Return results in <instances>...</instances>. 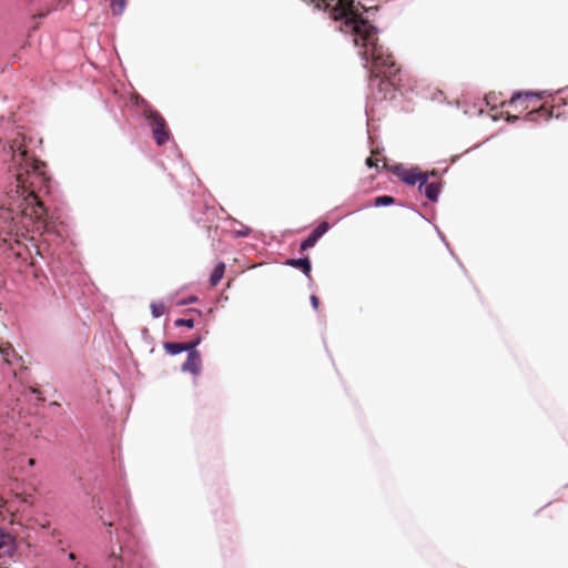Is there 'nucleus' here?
Returning a JSON list of instances; mask_svg holds the SVG:
<instances>
[{
	"label": "nucleus",
	"mask_w": 568,
	"mask_h": 568,
	"mask_svg": "<svg viewBox=\"0 0 568 568\" xmlns=\"http://www.w3.org/2000/svg\"><path fill=\"white\" fill-rule=\"evenodd\" d=\"M2 143L0 159L8 163L13 181L8 185L6 199L0 206V241L9 250L23 246L41 258H57V247L67 235V225L61 213L49 209L43 195L51 192V178L45 163L32 153L41 140L27 138L14 131Z\"/></svg>",
	"instance_id": "1"
},
{
	"label": "nucleus",
	"mask_w": 568,
	"mask_h": 568,
	"mask_svg": "<svg viewBox=\"0 0 568 568\" xmlns=\"http://www.w3.org/2000/svg\"><path fill=\"white\" fill-rule=\"evenodd\" d=\"M314 10L323 11L334 21H339L336 29L353 43L367 71L368 89L376 101L393 100L396 91L402 90L400 70L395 63L388 48L378 42L381 30L374 26L364 12L366 9L354 0H304Z\"/></svg>",
	"instance_id": "2"
},
{
	"label": "nucleus",
	"mask_w": 568,
	"mask_h": 568,
	"mask_svg": "<svg viewBox=\"0 0 568 568\" xmlns=\"http://www.w3.org/2000/svg\"><path fill=\"white\" fill-rule=\"evenodd\" d=\"M88 495L105 531L108 559L110 568H136L141 566L138 552L140 542V526L133 515V504L130 490L115 487L104 476H95Z\"/></svg>",
	"instance_id": "3"
},
{
	"label": "nucleus",
	"mask_w": 568,
	"mask_h": 568,
	"mask_svg": "<svg viewBox=\"0 0 568 568\" xmlns=\"http://www.w3.org/2000/svg\"><path fill=\"white\" fill-rule=\"evenodd\" d=\"M143 118L148 122L154 142L158 146L164 145L171 138L170 130L163 115L149 104L145 100L142 101Z\"/></svg>",
	"instance_id": "4"
},
{
	"label": "nucleus",
	"mask_w": 568,
	"mask_h": 568,
	"mask_svg": "<svg viewBox=\"0 0 568 568\" xmlns=\"http://www.w3.org/2000/svg\"><path fill=\"white\" fill-rule=\"evenodd\" d=\"M215 215V207L209 205L207 203H205L202 209H193L191 212V217L194 223L207 229V237H213L212 230Z\"/></svg>",
	"instance_id": "5"
},
{
	"label": "nucleus",
	"mask_w": 568,
	"mask_h": 568,
	"mask_svg": "<svg viewBox=\"0 0 568 568\" xmlns=\"http://www.w3.org/2000/svg\"><path fill=\"white\" fill-rule=\"evenodd\" d=\"M390 172L404 184L415 186L422 179V170L418 166L405 168L403 164L390 166Z\"/></svg>",
	"instance_id": "6"
},
{
	"label": "nucleus",
	"mask_w": 568,
	"mask_h": 568,
	"mask_svg": "<svg viewBox=\"0 0 568 568\" xmlns=\"http://www.w3.org/2000/svg\"><path fill=\"white\" fill-rule=\"evenodd\" d=\"M552 116H555L554 110L548 109L546 105H541L538 109L528 112L524 119H521L519 115L507 113L506 121L509 123H515L517 121L538 123L540 121H548Z\"/></svg>",
	"instance_id": "7"
},
{
	"label": "nucleus",
	"mask_w": 568,
	"mask_h": 568,
	"mask_svg": "<svg viewBox=\"0 0 568 568\" xmlns=\"http://www.w3.org/2000/svg\"><path fill=\"white\" fill-rule=\"evenodd\" d=\"M551 95L552 93L550 91H534V90H527V91H515L511 95V98L508 101H503L499 103L501 108L509 105V106H517L518 104H523L529 99H542L544 95Z\"/></svg>",
	"instance_id": "8"
},
{
	"label": "nucleus",
	"mask_w": 568,
	"mask_h": 568,
	"mask_svg": "<svg viewBox=\"0 0 568 568\" xmlns=\"http://www.w3.org/2000/svg\"><path fill=\"white\" fill-rule=\"evenodd\" d=\"M17 549L16 538L0 526V557H12Z\"/></svg>",
	"instance_id": "9"
},
{
	"label": "nucleus",
	"mask_w": 568,
	"mask_h": 568,
	"mask_svg": "<svg viewBox=\"0 0 568 568\" xmlns=\"http://www.w3.org/2000/svg\"><path fill=\"white\" fill-rule=\"evenodd\" d=\"M202 358L200 353L189 352L186 353V361L181 366V372L190 373L193 376H197L201 373Z\"/></svg>",
	"instance_id": "10"
},
{
	"label": "nucleus",
	"mask_w": 568,
	"mask_h": 568,
	"mask_svg": "<svg viewBox=\"0 0 568 568\" xmlns=\"http://www.w3.org/2000/svg\"><path fill=\"white\" fill-rule=\"evenodd\" d=\"M285 265L300 270L310 281H312V263L307 255H303L297 258H288Z\"/></svg>",
	"instance_id": "11"
},
{
	"label": "nucleus",
	"mask_w": 568,
	"mask_h": 568,
	"mask_svg": "<svg viewBox=\"0 0 568 568\" xmlns=\"http://www.w3.org/2000/svg\"><path fill=\"white\" fill-rule=\"evenodd\" d=\"M442 192H443V182L442 181L429 182L428 185H426V189H424L425 197L432 203L438 202Z\"/></svg>",
	"instance_id": "12"
},
{
	"label": "nucleus",
	"mask_w": 568,
	"mask_h": 568,
	"mask_svg": "<svg viewBox=\"0 0 568 568\" xmlns=\"http://www.w3.org/2000/svg\"><path fill=\"white\" fill-rule=\"evenodd\" d=\"M224 272H225V263L224 262L216 263L210 274V278H209L210 284L212 286H216L220 283V281L222 280Z\"/></svg>",
	"instance_id": "13"
},
{
	"label": "nucleus",
	"mask_w": 568,
	"mask_h": 568,
	"mask_svg": "<svg viewBox=\"0 0 568 568\" xmlns=\"http://www.w3.org/2000/svg\"><path fill=\"white\" fill-rule=\"evenodd\" d=\"M163 348L171 356H176L185 352L184 344L180 342H164Z\"/></svg>",
	"instance_id": "14"
},
{
	"label": "nucleus",
	"mask_w": 568,
	"mask_h": 568,
	"mask_svg": "<svg viewBox=\"0 0 568 568\" xmlns=\"http://www.w3.org/2000/svg\"><path fill=\"white\" fill-rule=\"evenodd\" d=\"M396 199L392 195H379L374 199L372 206L374 207H386L397 205Z\"/></svg>",
	"instance_id": "15"
},
{
	"label": "nucleus",
	"mask_w": 568,
	"mask_h": 568,
	"mask_svg": "<svg viewBox=\"0 0 568 568\" xmlns=\"http://www.w3.org/2000/svg\"><path fill=\"white\" fill-rule=\"evenodd\" d=\"M203 341V336L202 335H195L193 336L189 342H184V347H185V352L189 353V352H194V353H200L197 351V346L202 343Z\"/></svg>",
	"instance_id": "16"
},
{
	"label": "nucleus",
	"mask_w": 568,
	"mask_h": 568,
	"mask_svg": "<svg viewBox=\"0 0 568 568\" xmlns=\"http://www.w3.org/2000/svg\"><path fill=\"white\" fill-rule=\"evenodd\" d=\"M182 170L184 171L185 175L190 179V184L193 186L194 184L200 185V179L195 175V173L192 171V168L189 163H186L184 160H181Z\"/></svg>",
	"instance_id": "17"
},
{
	"label": "nucleus",
	"mask_w": 568,
	"mask_h": 568,
	"mask_svg": "<svg viewBox=\"0 0 568 568\" xmlns=\"http://www.w3.org/2000/svg\"><path fill=\"white\" fill-rule=\"evenodd\" d=\"M126 0H110V8L113 16H121L125 9Z\"/></svg>",
	"instance_id": "18"
},
{
	"label": "nucleus",
	"mask_w": 568,
	"mask_h": 568,
	"mask_svg": "<svg viewBox=\"0 0 568 568\" xmlns=\"http://www.w3.org/2000/svg\"><path fill=\"white\" fill-rule=\"evenodd\" d=\"M317 242H318V239L316 236H314V234L311 232L304 240L301 241L300 250L306 251V250L315 246V244Z\"/></svg>",
	"instance_id": "19"
},
{
	"label": "nucleus",
	"mask_w": 568,
	"mask_h": 568,
	"mask_svg": "<svg viewBox=\"0 0 568 568\" xmlns=\"http://www.w3.org/2000/svg\"><path fill=\"white\" fill-rule=\"evenodd\" d=\"M151 314L154 318H159L164 314L165 307L162 302L153 301L150 304Z\"/></svg>",
	"instance_id": "20"
},
{
	"label": "nucleus",
	"mask_w": 568,
	"mask_h": 568,
	"mask_svg": "<svg viewBox=\"0 0 568 568\" xmlns=\"http://www.w3.org/2000/svg\"><path fill=\"white\" fill-rule=\"evenodd\" d=\"M329 229H331L329 223L326 221H323L312 231V233L314 234V236H316L320 240L323 235H325L329 231Z\"/></svg>",
	"instance_id": "21"
},
{
	"label": "nucleus",
	"mask_w": 568,
	"mask_h": 568,
	"mask_svg": "<svg viewBox=\"0 0 568 568\" xmlns=\"http://www.w3.org/2000/svg\"><path fill=\"white\" fill-rule=\"evenodd\" d=\"M174 326L175 327H186L189 329H192L195 326V321L193 318L180 317L174 321Z\"/></svg>",
	"instance_id": "22"
},
{
	"label": "nucleus",
	"mask_w": 568,
	"mask_h": 568,
	"mask_svg": "<svg viewBox=\"0 0 568 568\" xmlns=\"http://www.w3.org/2000/svg\"><path fill=\"white\" fill-rule=\"evenodd\" d=\"M398 206H402V207H405L407 210H410L412 212L416 213L420 219H423L424 221L428 222V223H432L428 217H426L418 209H416L415 206L410 205V204H402V203H398L397 204Z\"/></svg>",
	"instance_id": "23"
},
{
	"label": "nucleus",
	"mask_w": 568,
	"mask_h": 568,
	"mask_svg": "<svg viewBox=\"0 0 568 568\" xmlns=\"http://www.w3.org/2000/svg\"><path fill=\"white\" fill-rule=\"evenodd\" d=\"M434 225V229L436 231V234L438 235V237L440 239V241L445 244V246L447 247V250L449 251V253L455 256L454 254V251L450 248L449 246V243L447 242L446 240V236L444 235V233L439 230V227L436 225V224H433Z\"/></svg>",
	"instance_id": "24"
},
{
	"label": "nucleus",
	"mask_w": 568,
	"mask_h": 568,
	"mask_svg": "<svg viewBox=\"0 0 568 568\" xmlns=\"http://www.w3.org/2000/svg\"><path fill=\"white\" fill-rule=\"evenodd\" d=\"M252 230L248 226L242 225L240 230L233 232L234 237H247Z\"/></svg>",
	"instance_id": "25"
},
{
	"label": "nucleus",
	"mask_w": 568,
	"mask_h": 568,
	"mask_svg": "<svg viewBox=\"0 0 568 568\" xmlns=\"http://www.w3.org/2000/svg\"><path fill=\"white\" fill-rule=\"evenodd\" d=\"M199 301V297L196 295H190L185 298H182L180 301H178L176 305L178 306H186V305H190V304H194Z\"/></svg>",
	"instance_id": "26"
},
{
	"label": "nucleus",
	"mask_w": 568,
	"mask_h": 568,
	"mask_svg": "<svg viewBox=\"0 0 568 568\" xmlns=\"http://www.w3.org/2000/svg\"><path fill=\"white\" fill-rule=\"evenodd\" d=\"M487 105H490L491 109L497 106V95L495 93H489L485 98Z\"/></svg>",
	"instance_id": "27"
},
{
	"label": "nucleus",
	"mask_w": 568,
	"mask_h": 568,
	"mask_svg": "<svg viewBox=\"0 0 568 568\" xmlns=\"http://www.w3.org/2000/svg\"><path fill=\"white\" fill-rule=\"evenodd\" d=\"M437 174L438 173H437L436 170H430V171H423L422 170L420 176L429 182L430 179L437 178Z\"/></svg>",
	"instance_id": "28"
},
{
	"label": "nucleus",
	"mask_w": 568,
	"mask_h": 568,
	"mask_svg": "<svg viewBox=\"0 0 568 568\" xmlns=\"http://www.w3.org/2000/svg\"><path fill=\"white\" fill-rule=\"evenodd\" d=\"M310 303H311V306L314 311H317L318 310V306H320V300L318 297L315 295V294H312L310 296Z\"/></svg>",
	"instance_id": "29"
},
{
	"label": "nucleus",
	"mask_w": 568,
	"mask_h": 568,
	"mask_svg": "<svg viewBox=\"0 0 568 568\" xmlns=\"http://www.w3.org/2000/svg\"><path fill=\"white\" fill-rule=\"evenodd\" d=\"M428 183L429 182L427 180H425L424 178L419 179L418 183H416L418 192L420 194H424V189H426V185H428Z\"/></svg>",
	"instance_id": "30"
},
{
	"label": "nucleus",
	"mask_w": 568,
	"mask_h": 568,
	"mask_svg": "<svg viewBox=\"0 0 568 568\" xmlns=\"http://www.w3.org/2000/svg\"><path fill=\"white\" fill-rule=\"evenodd\" d=\"M365 164L366 166H368L369 169H373L375 168L377 171H378V164L375 160H373L372 158H367L366 161H365Z\"/></svg>",
	"instance_id": "31"
},
{
	"label": "nucleus",
	"mask_w": 568,
	"mask_h": 568,
	"mask_svg": "<svg viewBox=\"0 0 568 568\" xmlns=\"http://www.w3.org/2000/svg\"><path fill=\"white\" fill-rule=\"evenodd\" d=\"M0 353L2 354V356L4 358H8V356L11 354V353H14V349L11 347V346H8L3 349L0 351Z\"/></svg>",
	"instance_id": "32"
},
{
	"label": "nucleus",
	"mask_w": 568,
	"mask_h": 568,
	"mask_svg": "<svg viewBox=\"0 0 568 568\" xmlns=\"http://www.w3.org/2000/svg\"><path fill=\"white\" fill-rule=\"evenodd\" d=\"M141 334H142V338L145 341V342H149V339L151 338L150 334H149V329L148 328H143L141 331Z\"/></svg>",
	"instance_id": "33"
},
{
	"label": "nucleus",
	"mask_w": 568,
	"mask_h": 568,
	"mask_svg": "<svg viewBox=\"0 0 568 568\" xmlns=\"http://www.w3.org/2000/svg\"><path fill=\"white\" fill-rule=\"evenodd\" d=\"M187 312H189V313H195V314H197L199 316H201V315H202V311H201V310H199V308H194V307L189 308V310H187Z\"/></svg>",
	"instance_id": "34"
},
{
	"label": "nucleus",
	"mask_w": 568,
	"mask_h": 568,
	"mask_svg": "<svg viewBox=\"0 0 568 568\" xmlns=\"http://www.w3.org/2000/svg\"><path fill=\"white\" fill-rule=\"evenodd\" d=\"M68 558H69V560H71V561H75V558H77V557H75L74 552H69V554H68Z\"/></svg>",
	"instance_id": "35"
},
{
	"label": "nucleus",
	"mask_w": 568,
	"mask_h": 568,
	"mask_svg": "<svg viewBox=\"0 0 568 568\" xmlns=\"http://www.w3.org/2000/svg\"><path fill=\"white\" fill-rule=\"evenodd\" d=\"M227 219H229V220H231V221H233V222H236V223H237L236 219H233V217H231V216H229Z\"/></svg>",
	"instance_id": "36"
},
{
	"label": "nucleus",
	"mask_w": 568,
	"mask_h": 568,
	"mask_svg": "<svg viewBox=\"0 0 568 568\" xmlns=\"http://www.w3.org/2000/svg\"><path fill=\"white\" fill-rule=\"evenodd\" d=\"M29 464H30L31 466H32V465H34V460H33V459H30V460H29Z\"/></svg>",
	"instance_id": "37"
}]
</instances>
